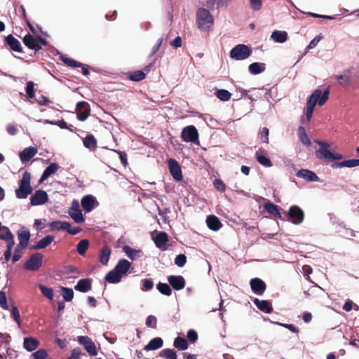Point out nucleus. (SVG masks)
Instances as JSON below:
<instances>
[{
	"label": "nucleus",
	"instance_id": "obj_1",
	"mask_svg": "<svg viewBox=\"0 0 359 359\" xmlns=\"http://www.w3.org/2000/svg\"><path fill=\"white\" fill-rule=\"evenodd\" d=\"M330 91L328 89L324 91L322 94L320 90H316L309 97L306 103V116L307 121H309L315 106L318 103L319 106H323L327 102L329 97Z\"/></svg>",
	"mask_w": 359,
	"mask_h": 359
},
{
	"label": "nucleus",
	"instance_id": "obj_2",
	"mask_svg": "<svg viewBox=\"0 0 359 359\" xmlns=\"http://www.w3.org/2000/svg\"><path fill=\"white\" fill-rule=\"evenodd\" d=\"M33 191L31 186V174L28 171H25L22 174V179L19 181V187L15 190V196L19 199L27 198V196Z\"/></svg>",
	"mask_w": 359,
	"mask_h": 359
},
{
	"label": "nucleus",
	"instance_id": "obj_3",
	"mask_svg": "<svg viewBox=\"0 0 359 359\" xmlns=\"http://www.w3.org/2000/svg\"><path fill=\"white\" fill-rule=\"evenodd\" d=\"M214 19L210 11L204 8H199L196 12V24L203 31H208L213 25Z\"/></svg>",
	"mask_w": 359,
	"mask_h": 359
},
{
	"label": "nucleus",
	"instance_id": "obj_4",
	"mask_svg": "<svg viewBox=\"0 0 359 359\" xmlns=\"http://www.w3.org/2000/svg\"><path fill=\"white\" fill-rule=\"evenodd\" d=\"M252 53L251 49L245 44H238L230 51V57L236 60L247 59Z\"/></svg>",
	"mask_w": 359,
	"mask_h": 359
},
{
	"label": "nucleus",
	"instance_id": "obj_5",
	"mask_svg": "<svg viewBox=\"0 0 359 359\" xmlns=\"http://www.w3.org/2000/svg\"><path fill=\"white\" fill-rule=\"evenodd\" d=\"M181 138L184 142L198 143V133L194 126L184 127L181 133Z\"/></svg>",
	"mask_w": 359,
	"mask_h": 359
},
{
	"label": "nucleus",
	"instance_id": "obj_6",
	"mask_svg": "<svg viewBox=\"0 0 359 359\" xmlns=\"http://www.w3.org/2000/svg\"><path fill=\"white\" fill-rule=\"evenodd\" d=\"M315 142L320 146V148L316 151V156L320 160L330 161L332 152L329 150L330 144L321 140H315Z\"/></svg>",
	"mask_w": 359,
	"mask_h": 359
},
{
	"label": "nucleus",
	"instance_id": "obj_7",
	"mask_svg": "<svg viewBox=\"0 0 359 359\" xmlns=\"http://www.w3.org/2000/svg\"><path fill=\"white\" fill-rule=\"evenodd\" d=\"M43 255L39 253L33 254L25 263L24 268L29 271H36L42 266Z\"/></svg>",
	"mask_w": 359,
	"mask_h": 359
},
{
	"label": "nucleus",
	"instance_id": "obj_8",
	"mask_svg": "<svg viewBox=\"0 0 359 359\" xmlns=\"http://www.w3.org/2000/svg\"><path fill=\"white\" fill-rule=\"evenodd\" d=\"M291 222L294 224H301L304 219V211L297 205H292L287 213Z\"/></svg>",
	"mask_w": 359,
	"mask_h": 359
},
{
	"label": "nucleus",
	"instance_id": "obj_9",
	"mask_svg": "<svg viewBox=\"0 0 359 359\" xmlns=\"http://www.w3.org/2000/svg\"><path fill=\"white\" fill-rule=\"evenodd\" d=\"M169 170L173 179L177 182H180L183 179L182 169L180 163L174 158H170L168 161Z\"/></svg>",
	"mask_w": 359,
	"mask_h": 359
},
{
	"label": "nucleus",
	"instance_id": "obj_10",
	"mask_svg": "<svg viewBox=\"0 0 359 359\" xmlns=\"http://www.w3.org/2000/svg\"><path fill=\"white\" fill-rule=\"evenodd\" d=\"M69 214L73 220L76 223H82L85 221V218L83 216L79 202L76 200H74L72 203V207L69 210Z\"/></svg>",
	"mask_w": 359,
	"mask_h": 359
},
{
	"label": "nucleus",
	"instance_id": "obj_11",
	"mask_svg": "<svg viewBox=\"0 0 359 359\" xmlns=\"http://www.w3.org/2000/svg\"><path fill=\"white\" fill-rule=\"evenodd\" d=\"M78 341L84 346V348L90 355L95 356L97 354L96 346L94 342L87 336L78 337Z\"/></svg>",
	"mask_w": 359,
	"mask_h": 359
},
{
	"label": "nucleus",
	"instance_id": "obj_12",
	"mask_svg": "<svg viewBox=\"0 0 359 359\" xmlns=\"http://www.w3.org/2000/svg\"><path fill=\"white\" fill-rule=\"evenodd\" d=\"M48 199L47 193L41 189L36 190L34 194L30 198V204L32 206L45 204Z\"/></svg>",
	"mask_w": 359,
	"mask_h": 359
},
{
	"label": "nucleus",
	"instance_id": "obj_13",
	"mask_svg": "<svg viewBox=\"0 0 359 359\" xmlns=\"http://www.w3.org/2000/svg\"><path fill=\"white\" fill-rule=\"evenodd\" d=\"M76 116L79 121H84L88 118L90 109L87 102L84 101L79 102L76 104Z\"/></svg>",
	"mask_w": 359,
	"mask_h": 359
},
{
	"label": "nucleus",
	"instance_id": "obj_14",
	"mask_svg": "<svg viewBox=\"0 0 359 359\" xmlns=\"http://www.w3.org/2000/svg\"><path fill=\"white\" fill-rule=\"evenodd\" d=\"M250 285L252 292L257 295H262L266 289L265 282L259 278L251 279Z\"/></svg>",
	"mask_w": 359,
	"mask_h": 359
},
{
	"label": "nucleus",
	"instance_id": "obj_15",
	"mask_svg": "<svg viewBox=\"0 0 359 359\" xmlns=\"http://www.w3.org/2000/svg\"><path fill=\"white\" fill-rule=\"evenodd\" d=\"M152 239L158 248L162 250H167L166 245L169 241L168 235L167 233L164 231L158 232Z\"/></svg>",
	"mask_w": 359,
	"mask_h": 359
},
{
	"label": "nucleus",
	"instance_id": "obj_16",
	"mask_svg": "<svg viewBox=\"0 0 359 359\" xmlns=\"http://www.w3.org/2000/svg\"><path fill=\"white\" fill-rule=\"evenodd\" d=\"M24 44L29 49L34 50V52L39 51L42 47L38 44L36 36H34L31 34H27L23 38Z\"/></svg>",
	"mask_w": 359,
	"mask_h": 359
},
{
	"label": "nucleus",
	"instance_id": "obj_17",
	"mask_svg": "<svg viewBox=\"0 0 359 359\" xmlns=\"http://www.w3.org/2000/svg\"><path fill=\"white\" fill-rule=\"evenodd\" d=\"M168 280L171 287L176 290L184 289L186 285L185 280L182 276H169Z\"/></svg>",
	"mask_w": 359,
	"mask_h": 359
},
{
	"label": "nucleus",
	"instance_id": "obj_18",
	"mask_svg": "<svg viewBox=\"0 0 359 359\" xmlns=\"http://www.w3.org/2000/svg\"><path fill=\"white\" fill-rule=\"evenodd\" d=\"M81 206L86 212L93 210L96 203V199L92 195H86L81 199Z\"/></svg>",
	"mask_w": 359,
	"mask_h": 359
},
{
	"label": "nucleus",
	"instance_id": "obj_19",
	"mask_svg": "<svg viewBox=\"0 0 359 359\" xmlns=\"http://www.w3.org/2000/svg\"><path fill=\"white\" fill-rule=\"evenodd\" d=\"M6 44L15 52L22 53V47L20 42L12 34L8 35L5 38Z\"/></svg>",
	"mask_w": 359,
	"mask_h": 359
},
{
	"label": "nucleus",
	"instance_id": "obj_20",
	"mask_svg": "<svg viewBox=\"0 0 359 359\" xmlns=\"http://www.w3.org/2000/svg\"><path fill=\"white\" fill-rule=\"evenodd\" d=\"M36 153V148L34 147H27L20 153V158L22 163H25L31 160Z\"/></svg>",
	"mask_w": 359,
	"mask_h": 359
},
{
	"label": "nucleus",
	"instance_id": "obj_21",
	"mask_svg": "<svg viewBox=\"0 0 359 359\" xmlns=\"http://www.w3.org/2000/svg\"><path fill=\"white\" fill-rule=\"evenodd\" d=\"M131 267V263L126 259H122L118 261L114 270L121 276L126 275Z\"/></svg>",
	"mask_w": 359,
	"mask_h": 359
},
{
	"label": "nucleus",
	"instance_id": "obj_22",
	"mask_svg": "<svg viewBox=\"0 0 359 359\" xmlns=\"http://www.w3.org/2000/svg\"><path fill=\"white\" fill-rule=\"evenodd\" d=\"M40 345V341L36 338L32 337L24 338L23 347L27 351H33L36 349Z\"/></svg>",
	"mask_w": 359,
	"mask_h": 359
},
{
	"label": "nucleus",
	"instance_id": "obj_23",
	"mask_svg": "<svg viewBox=\"0 0 359 359\" xmlns=\"http://www.w3.org/2000/svg\"><path fill=\"white\" fill-rule=\"evenodd\" d=\"M297 176L299 177H302L309 182L319 181L318 177L314 172L306 169H302L299 170L297 173Z\"/></svg>",
	"mask_w": 359,
	"mask_h": 359
},
{
	"label": "nucleus",
	"instance_id": "obj_24",
	"mask_svg": "<svg viewBox=\"0 0 359 359\" xmlns=\"http://www.w3.org/2000/svg\"><path fill=\"white\" fill-rule=\"evenodd\" d=\"M92 281L90 278L81 279L74 286V289L81 292H87L91 290Z\"/></svg>",
	"mask_w": 359,
	"mask_h": 359
},
{
	"label": "nucleus",
	"instance_id": "obj_25",
	"mask_svg": "<svg viewBox=\"0 0 359 359\" xmlns=\"http://www.w3.org/2000/svg\"><path fill=\"white\" fill-rule=\"evenodd\" d=\"M206 224L208 227L214 231H218L222 226L219 218L215 215L208 216L206 219Z\"/></svg>",
	"mask_w": 359,
	"mask_h": 359
},
{
	"label": "nucleus",
	"instance_id": "obj_26",
	"mask_svg": "<svg viewBox=\"0 0 359 359\" xmlns=\"http://www.w3.org/2000/svg\"><path fill=\"white\" fill-rule=\"evenodd\" d=\"M18 238L19 241V243L18 245L26 248L29 244L30 238L29 231L27 229L19 230L18 231Z\"/></svg>",
	"mask_w": 359,
	"mask_h": 359
},
{
	"label": "nucleus",
	"instance_id": "obj_27",
	"mask_svg": "<svg viewBox=\"0 0 359 359\" xmlns=\"http://www.w3.org/2000/svg\"><path fill=\"white\" fill-rule=\"evenodd\" d=\"M0 239L6 241L7 244L15 245L14 236L8 227L4 226L0 231Z\"/></svg>",
	"mask_w": 359,
	"mask_h": 359
},
{
	"label": "nucleus",
	"instance_id": "obj_28",
	"mask_svg": "<svg viewBox=\"0 0 359 359\" xmlns=\"http://www.w3.org/2000/svg\"><path fill=\"white\" fill-rule=\"evenodd\" d=\"M264 208L270 215L278 219H281V214L280 211V208L278 205L273 204L270 201H268L264 203Z\"/></svg>",
	"mask_w": 359,
	"mask_h": 359
},
{
	"label": "nucleus",
	"instance_id": "obj_29",
	"mask_svg": "<svg viewBox=\"0 0 359 359\" xmlns=\"http://www.w3.org/2000/svg\"><path fill=\"white\" fill-rule=\"evenodd\" d=\"M254 304L260 311L266 313H271L273 311L271 304L267 300H259L256 298L254 300Z\"/></svg>",
	"mask_w": 359,
	"mask_h": 359
},
{
	"label": "nucleus",
	"instance_id": "obj_30",
	"mask_svg": "<svg viewBox=\"0 0 359 359\" xmlns=\"http://www.w3.org/2000/svg\"><path fill=\"white\" fill-rule=\"evenodd\" d=\"M59 169V165L56 163H50L43 171L40 179V182L47 180L51 175L55 173Z\"/></svg>",
	"mask_w": 359,
	"mask_h": 359
},
{
	"label": "nucleus",
	"instance_id": "obj_31",
	"mask_svg": "<svg viewBox=\"0 0 359 359\" xmlns=\"http://www.w3.org/2000/svg\"><path fill=\"white\" fill-rule=\"evenodd\" d=\"M163 345V341L161 337H155L144 347L145 351H153L161 348Z\"/></svg>",
	"mask_w": 359,
	"mask_h": 359
},
{
	"label": "nucleus",
	"instance_id": "obj_32",
	"mask_svg": "<svg viewBox=\"0 0 359 359\" xmlns=\"http://www.w3.org/2000/svg\"><path fill=\"white\" fill-rule=\"evenodd\" d=\"M54 240L53 236H46L41 239L36 245H32L30 248L32 250L43 249L49 245Z\"/></svg>",
	"mask_w": 359,
	"mask_h": 359
},
{
	"label": "nucleus",
	"instance_id": "obj_33",
	"mask_svg": "<svg viewBox=\"0 0 359 359\" xmlns=\"http://www.w3.org/2000/svg\"><path fill=\"white\" fill-rule=\"evenodd\" d=\"M111 252V249L108 245L103 246L100 250L99 260L103 265L108 264Z\"/></svg>",
	"mask_w": 359,
	"mask_h": 359
},
{
	"label": "nucleus",
	"instance_id": "obj_34",
	"mask_svg": "<svg viewBox=\"0 0 359 359\" xmlns=\"http://www.w3.org/2000/svg\"><path fill=\"white\" fill-rule=\"evenodd\" d=\"M49 226L51 229V231H65L66 229H69L70 227V223L68 222H62L60 220H55L49 224Z\"/></svg>",
	"mask_w": 359,
	"mask_h": 359
},
{
	"label": "nucleus",
	"instance_id": "obj_35",
	"mask_svg": "<svg viewBox=\"0 0 359 359\" xmlns=\"http://www.w3.org/2000/svg\"><path fill=\"white\" fill-rule=\"evenodd\" d=\"M83 142L85 147L90 150L94 151L97 148V140L92 134L88 135L85 138H83Z\"/></svg>",
	"mask_w": 359,
	"mask_h": 359
},
{
	"label": "nucleus",
	"instance_id": "obj_36",
	"mask_svg": "<svg viewBox=\"0 0 359 359\" xmlns=\"http://www.w3.org/2000/svg\"><path fill=\"white\" fill-rule=\"evenodd\" d=\"M271 39L278 43H284L287 39V33L285 31L276 30L272 32Z\"/></svg>",
	"mask_w": 359,
	"mask_h": 359
},
{
	"label": "nucleus",
	"instance_id": "obj_37",
	"mask_svg": "<svg viewBox=\"0 0 359 359\" xmlns=\"http://www.w3.org/2000/svg\"><path fill=\"white\" fill-rule=\"evenodd\" d=\"M173 346L179 350L184 351L188 348L189 344L185 338L178 336L175 339Z\"/></svg>",
	"mask_w": 359,
	"mask_h": 359
},
{
	"label": "nucleus",
	"instance_id": "obj_38",
	"mask_svg": "<svg viewBox=\"0 0 359 359\" xmlns=\"http://www.w3.org/2000/svg\"><path fill=\"white\" fill-rule=\"evenodd\" d=\"M122 276L114 269L108 272L105 276V280L109 283H118L121 280Z\"/></svg>",
	"mask_w": 359,
	"mask_h": 359
},
{
	"label": "nucleus",
	"instance_id": "obj_39",
	"mask_svg": "<svg viewBox=\"0 0 359 359\" xmlns=\"http://www.w3.org/2000/svg\"><path fill=\"white\" fill-rule=\"evenodd\" d=\"M126 75V77L133 81H141L144 79L146 76V74L142 70L128 72Z\"/></svg>",
	"mask_w": 359,
	"mask_h": 359
},
{
	"label": "nucleus",
	"instance_id": "obj_40",
	"mask_svg": "<svg viewBox=\"0 0 359 359\" xmlns=\"http://www.w3.org/2000/svg\"><path fill=\"white\" fill-rule=\"evenodd\" d=\"M249 71L252 74H258L265 70V64L259 62H253L249 65Z\"/></svg>",
	"mask_w": 359,
	"mask_h": 359
},
{
	"label": "nucleus",
	"instance_id": "obj_41",
	"mask_svg": "<svg viewBox=\"0 0 359 359\" xmlns=\"http://www.w3.org/2000/svg\"><path fill=\"white\" fill-rule=\"evenodd\" d=\"M358 161L356 159H351V160H345L340 163H335L332 165L333 168H341V167H348V168H353L358 166Z\"/></svg>",
	"mask_w": 359,
	"mask_h": 359
},
{
	"label": "nucleus",
	"instance_id": "obj_42",
	"mask_svg": "<svg viewBox=\"0 0 359 359\" xmlns=\"http://www.w3.org/2000/svg\"><path fill=\"white\" fill-rule=\"evenodd\" d=\"M298 135L300 141L305 145L310 146L311 144V142L310 139L309 138L306 129L303 126H299L298 128Z\"/></svg>",
	"mask_w": 359,
	"mask_h": 359
},
{
	"label": "nucleus",
	"instance_id": "obj_43",
	"mask_svg": "<svg viewBox=\"0 0 359 359\" xmlns=\"http://www.w3.org/2000/svg\"><path fill=\"white\" fill-rule=\"evenodd\" d=\"M60 58L62 61L68 67L76 68L82 66V63H81L80 62L76 61L74 59L68 57L67 56L62 55Z\"/></svg>",
	"mask_w": 359,
	"mask_h": 359
},
{
	"label": "nucleus",
	"instance_id": "obj_44",
	"mask_svg": "<svg viewBox=\"0 0 359 359\" xmlns=\"http://www.w3.org/2000/svg\"><path fill=\"white\" fill-rule=\"evenodd\" d=\"M89 247V241L87 239H82L79 242L76 246L77 252L79 255H83Z\"/></svg>",
	"mask_w": 359,
	"mask_h": 359
},
{
	"label": "nucleus",
	"instance_id": "obj_45",
	"mask_svg": "<svg viewBox=\"0 0 359 359\" xmlns=\"http://www.w3.org/2000/svg\"><path fill=\"white\" fill-rule=\"evenodd\" d=\"M156 288L162 294L166 296H170L172 294V290L167 283H158L156 285Z\"/></svg>",
	"mask_w": 359,
	"mask_h": 359
},
{
	"label": "nucleus",
	"instance_id": "obj_46",
	"mask_svg": "<svg viewBox=\"0 0 359 359\" xmlns=\"http://www.w3.org/2000/svg\"><path fill=\"white\" fill-rule=\"evenodd\" d=\"M159 355L165 359H177L176 352L173 349L170 348L163 349L160 352Z\"/></svg>",
	"mask_w": 359,
	"mask_h": 359
},
{
	"label": "nucleus",
	"instance_id": "obj_47",
	"mask_svg": "<svg viewBox=\"0 0 359 359\" xmlns=\"http://www.w3.org/2000/svg\"><path fill=\"white\" fill-rule=\"evenodd\" d=\"M215 95L218 99L224 102L229 100L231 97V93L225 89L217 90Z\"/></svg>",
	"mask_w": 359,
	"mask_h": 359
},
{
	"label": "nucleus",
	"instance_id": "obj_48",
	"mask_svg": "<svg viewBox=\"0 0 359 359\" xmlns=\"http://www.w3.org/2000/svg\"><path fill=\"white\" fill-rule=\"evenodd\" d=\"M39 289L42 294L49 300L53 299V290L51 287H46L43 285H39Z\"/></svg>",
	"mask_w": 359,
	"mask_h": 359
},
{
	"label": "nucleus",
	"instance_id": "obj_49",
	"mask_svg": "<svg viewBox=\"0 0 359 359\" xmlns=\"http://www.w3.org/2000/svg\"><path fill=\"white\" fill-rule=\"evenodd\" d=\"M230 1L231 0H207L206 6L209 8H213L215 5H217V7L219 8L226 5V4Z\"/></svg>",
	"mask_w": 359,
	"mask_h": 359
},
{
	"label": "nucleus",
	"instance_id": "obj_50",
	"mask_svg": "<svg viewBox=\"0 0 359 359\" xmlns=\"http://www.w3.org/2000/svg\"><path fill=\"white\" fill-rule=\"evenodd\" d=\"M256 158L257 161L264 167L270 168L273 165V163L271 161V160L265 156L259 155L257 153Z\"/></svg>",
	"mask_w": 359,
	"mask_h": 359
},
{
	"label": "nucleus",
	"instance_id": "obj_51",
	"mask_svg": "<svg viewBox=\"0 0 359 359\" xmlns=\"http://www.w3.org/2000/svg\"><path fill=\"white\" fill-rule=\"evenodd\" d=\"M48 356L47 351L44 348H41L31 355V359H46Z\"/></svg>",
	"mask_w": 359,
	"mask_h": 359
},
{
	"label": "nucleus",
	"instance_id": "obj_52",
	"mask_svg": "<svg viewBox=\"0 0 359 359\" xmlns=\"http://www.w3.org/2000/svg\"><path fill=\"white\" fill-rule=\"evenodd\" d=\"M62 294L65 301L71 302L74 297V291L71 288L62 287Z\"/></svg>",
	"mask_w": 359,
	"mask_h": 359
},
{
	"label": "nucleus",
	"instance_id": "obj_53",
	"mask_svg": "<svg viewBox=\"0 0 359 359\" xmlns=\"http://www.w3.org/2000/svg\"><path fill=\"white\" fill-rule=\"evenodd\" d=\"M25 249V248H22V246L17 245L14 250V255L12 257L13 263H15L20 259L22 255V252Z\"/></svg>",
	"mask_w": 359,
	"mask_h": 359
},
{
	"label": "nucleus",
	"instance_id": "obj_54",
	"mask_svg": "<svg viewBox=\"0 0 359 359\" xmlns=\"http://www.w3.org/2000/svg\"><path fill=\"white\" fill-rule=\"evenodd\" d=\"M124 252L126 253L128 257L131 259H135L137 256H138L139 251L131 248L130 246H124L123 248Z\"/></svg>",
	"mask_w": 359,
	"mask_h": 359
},
{
	"label": "nucleus",
	"instance_id": "obj_55",
	"mask_svg": "<svg viewBox=\"0 0 359 359\" xmlns=\"http://www.w3.org/2000/svg\"><path fill=\"white\" fill-rule=\"evenodd\" d=\"M187 263V257L184 254H180L175 259V264L179 267H183Z\"/></svg>",
	"mask_w": 359,
	"mask_h": 359
},
{
	"label": "nucleus",
	"instance_id": "obj_56",
	"mask_svg": "<svg viewBox=\"0 0 359 359\" xmlns=\"http://www.w3.org/2000/svg\"><path fill=\"white\" fill-rule=\"evenodd\" d=\"M146 325L149 327L156 329L157 327V319L154 316L150 315L146 319Z\"/></svg>",
	"mask_w": 359,
	"mask_h": 359
},
{
	"label": "nucleus",
	"instance_id": "obj_57",
	"mask_svg": "<svg viewBox=\"0 0 359 359\" xmlns=\"http://www.w3.org/2000/svg\"><path fill=\"white\" fill-rule=\"evenodd\" d=\"M215 188L220 192H224L226 190V185L220 179H215L213 182Z\"/></svg>",
	"mask_w": 359,
	"mask_h": 359
},
{
	"label": "nucleus",
	"instance_id": "obj_58",
	"mask_svg": "<svg viewBox=\"0 0 359 359\" xmlns=\"http://www.w3.org/2000/svg\"><path fill=\"white\" fill-rule=\"evenodd\" d=\"M11 316L15 320V321L18 323L20 327L21 325L20 316L18 311V309L16 306H13L11 310Z\"/></svg>",
	"mask_w": 359,
	"mask_h": 359
},
{
	"label": "nucleus",
	"instance_id": "obj_59",
	"mask_svg": "<svg viewBox=\"0 0 359 359\" xmlns=\"http://www.w3.org/2000/svg\"><path fill=\"white\" fill-rule=\"evenodd\" d=\"M26 93L29 98L34 97V84L32 81H29L26 86Z\"/></svg>",
	"mask_w": 359,
	"mask_h": 359
},
{
	"label": "nucleus",
	"instance_id": "obj_60",
	"mask_svg": "<svg viewBox=\"0 0 359 359\" xmlns=\"http://www.w3.org/2000/svg\"><path fill=\"white\" fill-rule=\"evenodd\" d=\"M187 337L188 340L191 343L196 342L197 341V339H198V337L196 331L194 330H192V329L188 330Z\"/></svg>",
	"mask_w": 359,
	"mask_h": 359
},
{
	"label": "nucleus",
	"instance_id": "obj_61",
	"mask_svg": "<svg viewBox=\"0 0 359 359\" xmlns=\"http://www.w3.org/2000/svg\"><path fill=\"white\" fill-rule=\"evenodd\" d=\"M269 130L266 127H264L259 133L260 139L263 142H269Z\"/></svg>",
	"mask_w": 359,
	"mask_h": 359
},
{
	"label": "nucleus",
	"instance_id": "obj_62",
	"mask_svg": "<svg viewBox=\"0 0 359 359\" xmlns=\"http://www.w3.org/2000/svg\"><path fill=\"white\" fill-rule=\"evenodd\" d=\"M251 8L255 11H258L262 8V0H250Z\"/></svg>",
	"mask_w": 359,
	"mask_h": 359
},
{
	"label": "nucleus",
	"instance_id": "obj_63",
	"mask_svg": "<svg viewBox=\"0 0 359 359\" xmlns=\"http://www.w3.org/2000/svg\"><path fill=\"white\" fill-rule=\"evenodd\" d=\"M337 79L342 86H347L350 84V79L347 76L340 75L337 76Z\"/></svg>",
	"mask_w": 359,
	"mask_h": 359
},
{
	"label": "nucleus",
	"instance_id": "obj_64",
	"mask_svg": "<svg viewBox=\"0 0 359 359\" xmlns=\"http://www.w3.org/2000/svg\"><path fill=\"white\" fill-rule=\"evenodd\" d=\"M0 306L4 309L6 310L8 309L6 293L3 291L0 292Z\"/></svg>",
	"mask_w": 359,
	"mask_h": 359
}]
</instances>
